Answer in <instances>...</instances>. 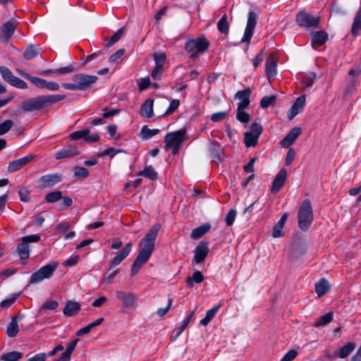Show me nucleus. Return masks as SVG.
Here are the masks:
<instances>
[{
  "label": "nucleus",
  "mask_w": 361,
  "mask_h": 361,
  "mask_svg": "<svg viewBox=\"0 0 361 361\" xmlns=\"http://www.w3.org/2000/svg\"><path fill=\"white\" fill-rule=\"evenodd\" d=\"M70 227V224L68 221H63L59 224L55 228V233L59 234L65 233Z\"/></svg>",
  "instance_id": "nucleus-59"
},
{
  "label": "nucleus",
  "mask_w": 361,
  "mask_h": 361,
  "mask_svg": "<svg viewBox=\"0 0 361 361\" xmlns=\"http://www.w3.org/2000/svg\"><path fill=\"white\" fill-rule=\"evenodd\" d=\"M288 218V213L285 212L279 221L277 222L276 225L274 227L272 236L274 238H280L283 235V228L284 226V224L287 220Z\"/></svg>",
  "instance_id": "nucleus-28"
},
{
  "label": "nucleus",
  "mask_w": 361,
  "mask_h": 361,
  "mask_svg": "<svg viewBox=\"0 0 361 361\" xmlns=\"http://www.w3.org/2000/svg\"><path fill=\"white\" fill-rule=\"evenodd\" d=\"M96 75L76 74L72 78L73 83L63 82L62 87L69 90H86L97 80Z\"/></svg>",
  "instance_id": "nucleus-3"
},
{
  "label": "nucleus",
  "mask_w": 361,
  "mask_h": 361,
  "mask_svg": "<svg viewBox=\"0 0 361 361\" xmlns=\"http://www.w3.org/2000/svg\"><path fill=\"white\" fill-rule=\"evenodd\" d=\"M204 280V276L202 274V273L199 271H195L191 277H188L185 279V283L187 286L190 288L193 286V283H200Z\"/></svg>",
  "instance_id": "nucleus-33"
},
{
  "label": "nucleus",
  "mask_w": 361,
  "mask_h": 361,
  "mask_svg": "<svg viewBox=\"0 0 361 361\" xmlns=\"http://www.w3.org/2000/svg\"><path fill=\"white\" fill-rule=\"evenodd\" d=\"M13 126V122L11 120H6L4 122L0 123V135H4L7 132H8L12 126Z\"/></svg>",
  "instance_id": "nucleus-51"
},
{
  "label": "nucleus",
  "mask_w": 361,
  "mask_h": 361,
  "mask_svg": "<svg viewBox=\"0 0 361 361\" xmlns=\"http://www.w3.org/2000/svg\"><path fill=\"white\" fill-rule=\"evenodd\" d=\"M11 85L16 87L19 89H26L27 88V83L21 80L20 78L14 76L13 77V79H11V82H8Z\"/></svg>",
  "instance_id": "nucleus-48"
},
{
  "label": "nucleus",
  "mask_w": 361,
  "mask_h": 361,
  "mask_svg": "<svg viewBox=\"0 0 361 361\" xmlns=\"http://www.w3.org/2000/svg\"><path fill=\"white\" fill-rule=\"evenodd\" d=\"M40 240L37 234L29 235L21 238V243L17 246L16 251L21 259H27L30 257L29 243H36Z\"/></svg>",
  "instance_id": "nucleus-8"
},
{
  "label": "nucleus",
  "mask_w": 361,
  "mask_h": 361,
  "mask_svg": "<svg viewBox=\"0 0 361 361\" xmlns=\"http://www.w3.org/2000/svg\"><path fill=\"white\" fill-rule=\"evenodd\" d=\"M38 54V49L34 45H30L27 47L25 54L24 58L26 60H30L36 57Z\"/></svg>",
  "instance_id": "nucleus-47"
},
{
  "label": "nucleus",
  "mask_w": 361,
  "mask_h": 361,
  "mask_svg": "<svg viewBox=\"0 0 361 361\" xmlns=\"http://www.w3.org/2000/svg\"><path fill=\"white\" fill-rule=\"evenodd\" d=\"M302 129L300 127H294L280 142L283 147H288L292 145L301 134Z\"/></svg>",
  "instance_id": "nucleus-23"
},
{
  "label": "nucleus",
  "mask_w": 361,
  "mask_h": 361,
  "mask_svg": "<svg viewBox=\"0 0 361 361\" xmlns=\"http://www.w3.org/2000/svg\"><path fill=\"white\" fill-rule=\"evenodd\" d=\"M194 314H195V312L192 311L181 322V324L178 329V333H177V335L179 336L180 334H181L183 333V331L185 330V329L187 327V326L188 325V324L190 323V322L192 320V319L193 318V316H194Z\"/></svg>",
  "instance_id": "nucleus-49"
},
{
  "label": "nucleus",
  "mask_w": 361,
  "mask_h": 361,
  "mask_svg": "<svg viewBox=\"0 0 361 361\" xmlns=\"http://www.w3.org/2000/svg\"><path fill=\"white\" fill-rule=\"evenodd\" d=\"M23 354L18 351H11L1 355L2 361H18L22 357Z\"/></svg>",
  "instance_id": "nucleus-39"
},
{
  "label": "nucleus",
  "mask_w": 361,
  "mask_h": 361,
  "mask_svg": "<svg viewBox=\"0 0 361 361\" xmlns=\"http://www.w3.org/2000/svg\"><path fill=\"white\" fill-rule=\"evenodd\" d=\"M154 100L152 99H147L142 105V111L140 115L142 117L147 118H152L154 116L153 112Z\"/></svg>",
  "instance_id": "nucleus-29"
},
{
  "label": "nucleus",
  "mask_w": 361,
  "mask_h": 361,
  "mask_svg": "<svg viewBox=\"0 0 361 361\" xmlns=\"http://www.w3.org/2000/svg\"><path fill=\"white\" fill-rule=\"evenodd\" d=\"M79 259V255H73L63 262V266L66 267H73L78 264Z\"/></svg>",
  "instance_id": "nucleus-55"
},
{
  "label": "nucleus",
  "mask_w": 361,
  "mask_h": 361,
  "mask_svg": "<svg viewBox=\"0 0 361 361\" xmlns=\"http://www.w3.org/2000/svg\"><path fill=\"white\" fill-rule=\"evenodd\" d=\"M70 138L74 140L83 139L86 142H94L99 140V135L97 133L90 135V130L83 129L72 133L70 135Z\"/></svg>",
  "instance_id": "nucleus-14"
},
{
  "label": "nucleus",
  "mask_w": 361,
  "mask_h": 361,
  "mask_svg": "<svg viewBox=\"0 0 361 361\" xmlns=\"http://www.w3.org/2000/svg\"><path fill=\"white\" fill-rule=\"evenodd\" d=\"M297 24L304 28H315L319 26L320 18L314 16L305 11H300L296 15Z\"/></svg>",
  "instance_id": "nucleus-7"
},
{
  "label": "nucleus",
  "mask_w": 361,
  "mask_h": 361,
  "mask_svg": "<svg viewBox=\"0 0 361 361\" xmlns=\"http://www.w3.org/2000/svg\"><path fill=\"white\" fill-rule=\"evenodd\" d=\"M210 228L211 225L209 224H204L194 228L190 233V237L193 239H198L207 233Z\"/></svg>",
  "instance_id": "nucleus-31"
},
{
  "label": "nucleus",
  "mask_w": 361,
  "mask_h": 361,
  "mask_svg": "<svg viewBox=\"0 0 361 361\" xmlns=\"http://www.w3.org/2000/svg\"><path fill=\"white\" fill-rule=\"evenodd\" d=\"M123 30H124L123 27L118 29L109 41H107V39H105V41L106 42V45H105L106 47L109 48V47H111L114 44H115L116 42H118L121 39V37H122V35L123 34Z\"/></svg>",
  "instance_id": "nucleus-45"
},
{
  "label": "nucleus",
  "mask_w": 361,
  "mask_h": 361,
  "mask_svg": "<svg viewBox=\"0 0 361 361\" xmlns=\"http://www.w3.org/2000/svg\"><path fill=\"white\" fill-rule=\"evenodd\" d=\"M137 175L144 176L150 180H156L158 178L157 171L152 166H146L142 171H139Z\"/></svg>",
  "instance_id": "nucleus-34"
},
{
  "label": "nucleus",
  "mask_w": 361,
  "mask_h": 361,
  "mask_svg": "<svg viewBox=\"0 0 361 361\" xmlns=\"http://www.w3.org/2000/svg\"><path fill=\"white\" fill-rule=\"evenodd\" d=\"M180 101L178 99H173L170 103L169 106L164 113L165 116L172 114L179 106Z\"/></svg>",
  "instance_id": "nucleus-53"
},
{
  "label": "nucleus",
  "mask_w": 361,
  "mask_h": 361,
  "mask_svg": "<svg viewBox=\"0 0 361 361\" xmlns=\"http://www.w3.org/2000/svg\"><path fill=\"white\" fill-rule=\"evenodd\" d=\"M305 104V96L302 95L299 97L292 105L288 111V116L289 119H293L297 114H298L302 109Z\"/></svg>",
  "instance_id": "nucleus-25"
},
{
  "label": "nucleus",
  "mask_w": 361,
  "mask_h": 361,
  "mask_svg": "<svg viewBox=\"0 0 361 361\" xmlns=\"http://www.w3.org/2000/svg\"><path fill=\"white\" fill-rule=\"evenodd\" d=\"M163 66L162 65H155L154 67L151 75L154 80H159L162 75Z\"/></svg>",
  "instance_id": "nucleus-54"
},
{
  "label": "nucleus",
  "mask_w": 361,
  "mask_h": 361,
  "mask_svg": "<svg viewBox=\"0 0 361 361\" xmlns=\"http://www.w3.org/2000/svg\"><path fill=\"white\" fill-rule=\"evenodd\" d=\"M154 60L155 61V65H164L166 56L163 52L156 53L153 56Z\"/></svg>",
  "instance_id": "nucleus-57"
},
{
  "label": "nucleus",
  "mask_w": 361,
  "mask_h": 361,
  "mask_svg": "<svg viewBox=\"0 0 361 361\" xmlns=\"http://www.w3.org/2000/svg\"><path fill=\"white\" fill-rule=\"evenodd\" d=\"M133 244L128 243L121 252H116L114 257L110 262L111 267L118 266L127 256L130 254L132 250Z\"/></svg>",
  "instance_id": "nucleus-21"
},
{
  "label": "nucleus",
  "mask_w": 361,
  "mask_h": 361,
  "mask_svg": "<svg viewBox=\"0 0 361 361\" xmlns=\"http://www.w3.org/2000/svg\"><path fill=\"white\" fill-rule=\"evenodd\" d=\"M0 73L3 79L7 82H11L13 77L15 75H13L12 72L6 66H0Z\"/></svg>",
  "instance_id": "nucleus-50"
},
{
  "label": "nucleus",
  "mask_w": 361,
  "mask_h": 361,
  "mask_svg": "<svg viewBox=\"0 0 361 361\" xmlns=\"http://www.w3.org/2000/svg\"><path fill=\"white\" fill-rule=\"evenodd\" d=\"M245 109L239 107L237 108L236 118L242 123L247 124L250 120V116L245 111Z\"/></svg>",
  "instance_id": "nucleus-41"
},
{
  "label": "nucleus",
  "mask_w": 361,
  "mask_h": 361,
  "mask_svg": "<svg viewBox=\"0 0 361 361\" xmlns=\"http://www.w3.org/2000/svg\"><path fill=\"white\" fill-rule=\"evenodd\" d=\"M262 132V126L260 124L252 123L250 130L245 133L244 142L245 145L248 147L255 146Z\"/></svg>",
  "instance_id": "nucleus-9"
},
{
  "label": "nucleus",
  "mask_w": 361,
  "mask_h": 361,
  "mask_svg": "<svg viewBox=\"0 0 361 361\" xmlns=\"http://www.w3.org/2000/svg\"><path fill=\"white\" fill-rule=\"evenodd\" d=\"M209 252V243L206 241H201L194 250L193 261L196 264L202 263Z\"/></svg>",
  "instance_id": "nucleus-13"
},
{
  "label": "nucleus",
  "mask_w": 361,
  "mask_h": 361,
  "mask_svg": "<svg viewBox=\"0 0 361 361\" xmlns=\"http://www.w3.org/2000/svg\"><path fill=\"white\" fill-rule=\"evenodd\" d=\"M20 199L21 201L27 202L29 200V190L25 187H22L18 190Z\"/></svg>",
  "instance_id": "nucleus-61"
},
{
  "label": "nucleus",
  "mask_w": 361,
  "mask_h": 361,
  "mask_svg": "<svg viewBox=\"0 0 361 361\" xmlns=\"http://www.w3.org/2000/svg\"><path fill=\"white\" fill-rule=\"evenodd\" d=\"M66 97L63 94H49L41 95L35 97H30L25 99L19 106L20 110L23 112H32L40 111L43 109L59 102Z\"/></svg>",
  "instance_id": "nucleus-2"
},
{
  "label": "nucleus",
  "mask_w": 361,
  "mask_h": 361,
  "mask_svg": "<svg viewBox=\"0 0 361 361\" xmlns=\"http://www.w3.org/2000/svg\"><path fill=\"white\" fill-rule=\"evenodd\" d=\"M333 319V313L328 312L324 315L320 317L314 323V326L319 327L321 326L326 325L330 323Z\"/></svg>",
  "instance_id": "nucleus-40"
},
{
  "label": "nucleus",
  "mask_w": 361,
  "mask_h": 361,
  "mask_svg": "<svg viewBox=\"0 0 361 361\" xmlns=\"http://www.w3.org/2000/svg\"><path fill=\"white\" fill-rule=\"evenodd\" d=\"M228 113L226 111H219L214 113L211 116V120L214 122H219L226 118Z\"/></svg>",
  "instance_id": "nucleus-64"
},
{
  "label": "nucleus",
  "mask_w": 361,
  "mask_h": 361,
  "mask_svg": "<svg viewBox=\"0 0 361 361\" xmlns=\"http://www.w3.org/2000/svg\"><path fill=\"white\" fill-rule=\"evenodd\" d=\"M59 266L58 262H52L41 267L33 273L29 279V284H37L44 279H50Z\"/></svg>",
  "instance_id": "nucleus-6"
},
{
  "label": "nucleus",
  "mask_w": 361,
  "mask_h": 361,
  "mask_svg": "<svg viewBox=\"0 0 361 361\" xmlns=\"http://www.w3.org/2000/svg\"><path fill=\"white\" fill-rule=\"evenodd\" d=\"M217 28L221 33L228 34L229 30V24L226 14H224L217 23Z\"/></svg>",
  "instance_id": "nucleus-37"
},
{
  "label": "nucleus",
  "mask_w": 361,
  "mask_h": 361,
  "mask_svg": "<svg viewBox=\"0 0 361 361\" xmlns=\"http://www.w3.org/2000/svg\"><path fill=\"white\" fill-rule=\"evenodd\" d=\"M276 97L275 95L267 96L263 97L260 101V106L262 109H267L270 106L275 104Z\"/></svg>",
  "instance_id": "nucleus-46"
},
{
  "label": "nucleus",
  "mask_w": 361,
  "mask_h": 361,
  "mask_svg": "<svg viewBox=\"0 0 361 361\" xmlns=\"http://www.w3.org/2000/svg\"><path fill=\"white\" fill-rule=\"evenodd\" d=\"M297 355L298 352L295 350L291 349L283 355L280 361H292L296 357Z\"/></svg>",
  "instance_id": "nucleus-60"
},
{
  "label": "nucleus",
  "mask_w": 361,
  "mask_h": 361,
  "mask_svg": "<svg viewBox=\"0 0 361 361\" xmlns=\"http://www.w3.org/2000/svg\"><path fill=\"white\" fill-rule=\"evenodd\" d=\"M209 46V42L203 37H197L189 39L186 42L185 49L188 52L196 51L197 52H204Z\"/></svg>",
  "instance_id": "nucleus-10"
},
{
  "label": "nucleus",
  "mask_w": 361,
  "mask_h": 361,
  "mask_svg": "<svg viewBox=\"0 0 361 361\" xmlns=\"http://www.w3.org/2000/svg\"><path fill=\"white\" fill-rule=\"evenodd\" d=\"M257 24V16L254 11L248 13L246 27L244 31L241 42H250L254 32L255 27Z\"/></svg>",
  "instance_id": "nucleus-12"
},
{
  "label": "nucleus",
  "mask_w": 361,
  "mask_h": 361,
  "mask_svg": "<svg viewBox=\"0 0 361 361\" xmlns=\"http://www.w3.org/2000/svg\"><path fill=\"white\" fill-rule=\"evenodd\" d=\"M74 177L75 180L85 178L89 175V171L84 167H74L73 168Z\"/></svg>",
  "instance_id": "nucleus-44"
},
{
  "label": "nucleus",
  "mask_w": 361,
  "mask_h": 361,
  "mask_svg": "<svg viewBox=\"0 0 361 361\" xmlns=\"http://www.w3.org/2000/svg\"><path fill=\"white\" fill-rule=\"evenodd\" d=\"M59 306V303L56 300H49L45 302L42 306V310H54Z\"/></svg>",
  "instance_id": "nucleus-62"
},
{
  "label": "nucleus",
  "mask_w": 361,
  "mask_h": 361,
  "mask_svg": "<svg viewBox=\"0 0 361 361\" xmlns=\"http://www.w3.org/2000/svg\"><path fill=\"white\" fill-rule=\"evenodd\" d=\"M187 138L186 130L184 128L167 133L164 137L165 150L172 149V154H176L180 145Z\"/></svg>",
  "instance_id": "nucleus-4"
},
{
  "label": "nucleus",
  "mask_w": 361,
  "mask_h": 361,
  "mask_svg": "<svg viewBox=\"0 0 361 361\" xmlns=\"http://www.w3.org/2000/svg\"><path fill=\"white\" fill-rule=\"evenodd\" d=\"M219 309V305L214 306L212 309L209 310L206 312V316L204 318L200 320V324L203 326H207L215 317L216 312Z\"/></svg>",
  "instance_id": "nucleus-35"
},
{
  "label": "nucleus",
  "mask_w": 361,
  "mask_h": 361,
  "mask_svg": "<svg viewBox=\"0 0 361 361\" xmlns=\"http://www.w3.org/2000/svg\"><path fill=\"white\" fill-rule=\"evenodd\" d=\"M125 52H126V51L124 49H121L118 50L116 52H115L114 54H113L112 55L110 56V57L109 58V62L110 63H114L118 62V60L123 57Z\"/></svg>",
  "instance_id": "nucleus-52"
},
{
  "label": "nucleus",
  "mask_w": 361,
  "mask_h": 361,
  "mask_svg": "<svg viewBox=\"0 0 361 361\" xmlns=\"http://www.w3.org/2000/svg\"><path fill=\"white\" fill-rule=\"evenodd\" d=\"M355 348V344L354 343H348L340 349L338 355L341 358H345Z\"/></svg>",
  "instance_id": "nucleus-38"
},
{
  "label": "nucleus",
  "mask_w": 361,
  "mask_h": 361,
  "mask_svg": "<svg viewBox=\"0 0 361 361\" xmlns=\"http://www.w3.org/2000/svg\"><path fill=\"white\" fill-rule=\"evenodd\" d=\"M361 30V7L356 13L354 18L353 23L351 28V33L354 36H357L358 32Z\"/></svg>",
  "instance_id": "nucleus-32"
},
{
  "label": "nucleus",
  "mask_w": 361,
  "mask_h": 361,
  "mask_svg": "<svg viewBox=\"0 0 361 361\" xmlns=\"http://www.w3.org/2000/svg\"><path fill=\"white\" fill-rule=\"evenodd\" d=\"M159 132V129H149L147 126H144L141 129L140 135L142 138L149 139L157 135Z\"/></svg>",
  "instance_id": "nucleus-43"
},
{
  "label": "nucleus",
  "mask_w": 361,
  "mask_h": 361,
  "mask_svg": "<svg viewBox=\"0 0 361 361\" xmlns=\"http://www.w3.org/2000/svg\"><path fill=\"white\" fill-rule=\"evenodd\" d=\"M251 90L247 87L243 90L238 91L235 94V98L239 100L238 107L240 109H246L249 106L250 100Z\"/></svg>",
  "instance_id": "nucleus-17"
},
{
  "label": "nucleus",
  "mask_w": 361,
  "mask_h": 361,
  "mask_svg": "<svg viewBox=\"0 0 361 361\" xmlns=\"http://www.w3.org/2000/svg\"><path fill=\"white\" fill-rule=\"evenodd\" d=\"M73 71H74L73 66L68 65V66H65V67H62V68H60L54 69V73H56V74L63 75V74L71 73Z\"/></svg>",
  "instance_id": "nucleus-63"
},
{
  "label": "nucleus",
  "mask_w": 361,
  "mask_h": 361,
  "mask_svg": "<svg viewBox=\"0 0 361 361\" xmlns=\"http://www.w3.org/2000/svg\"><path fill=\"white\" fill-rule=\"evenodd\" d=\"M62 192L59 190H55L48 192L45 197L44 200L47 203H54L59 201L62 198Z\"/></svg>",
  "instance_id": "nucleus-36"
},
{
  "label": "nucleus",
  "mask_w": 361,
  "mask_h": 361,
  "mask_svg": "<svg viewBox=\"0 0 361 361\" xmlns=\"http://www.w3.org/2000/svg\"><path fill=\"white\" fill-rule=\"evenodd\" d=\"M62 180L60 173H49L44 175L37 180V186L41 189L51 188Z\"/></svg>",
  "instance_id": "nucleus-11"
},
{
  "label": "nucleus",
  "mask_w": 361,
  "mask_h": 361,
  "mask_svg": "<svg viewBox=\"0 0 361 361\" xmlns=\"http://www.w3.org/2000/svg\"><path fill=\"white\" fill-rule=\"evenodd\" d=\"M160 229V225H154L140 240L139 245L140 250L138 255L134 261L131 268V275L135 276L137 274L140 269L148 261L154 249L155 240L158 231Z\"/></svg>",
  "instance_id": "nucleus-1"
},
{
  "label": "nucleus",
  "mask_w": 361,
  "mask_h": 361,
  "mask_svg": "<svg viewBox=\"0 0 361 361\" xmlns=\"http://www.w3.org/2000/svg\"><path fill=\"white\" fill-rule=\"evenodd\" d=\"M30 81L33 85H35V86H37L39 88H44L47 80L44 79L40 78L31 76Z\"/></svg>",
  "instance_id": "nucleus-58"
},
{
  "label": "nucleus",
  "mask_w": 361,
  "mask_h": 361,
  "mask_svg": "<svg viewBox=\"0 0 361 361\" xmlns=\"http://www.w3.org/2000/svg\"><path fill=\"white\" fill-rule=\"evenodd\" d=\"M35 157V156L33 154H28L18 159L14 160L9 163L8 166V171L11 173L18 171L29 162L32 161Z\"/></svg>",
  "instance_id": "nucleus-16"
},
{
  "label": "nucleus",
  "mask_w": 361,
  "mask_h": 361,
  "mask_svg": "<svg viewBox=\"0 0 361 361\" xmlns=\"http://www.w3.org/2000/svg\"><path fill=\"white\" fill-rule=\"evenodd\" d=\"M18 23V21L15 18H11L4 23L1 29V37L4 39L11 38L16 29Z\"/></svg>",
  "instance_id": "nucleus-19"
},
{
  "label": "nucleus",
  "mask_w": 361,
  "mask_h": 361,
  "mask_svg": "<svg viewBox=\"0 0 361 361\" xmlns=\"http://www.w3.org/2000/svg\"><path fill=\"white\" fill-rule=\"evenodd\" d=\"M116 295L117 298L122 301L124 307L131 308L135 306L136 302L135 294L132 293H126L122 290H118Z\"/></svg>",
  "instance_id": "nucleus-20"
},
{
  "label": "nucleus",
  "mask_w": 361,
  "mask_h": 361,
  "mask_svg": "<svg viewBox=\"0 0 361 361\" xmlns=\"http://www.w3.org/2000/svg\"><path fill=\"white\" fill-rule=\"evenodd\" d=\"M316 77H317V75L314 72H310V73H306L303 76V78L302 80L303 86L306 88L311 87L313 85V83L314 82Z\"/></svg>",
  "instance_id": "nucleus-42"
},
{
  "label": "nucleus",
  "mask_w": 361,
  "mask_h": 361,
  "mask_svg": "<svg viewBox=\"0 0 361 361\" xmlns=\"http://www.w3.org/2000/svg\"><path fill=\"white\" fill-rule=\"evenodd\" d=\"M80 310V305L78 302L68 301L63 308V314L66 317H72L76 314Z\"/></svg>",
  "instance_id": "nucleus-27"
},
{
  "label": "nucleus",
  "mask_w": 361,
  "mask_h": 361,
  "mask_svg": "<svg viewBox=\"0 0 361 361\" xmlns=\"http://www.w3.org/2000/svg\"><path fill=\"white\" fill-rule=\"evenodd\" d=\"M265 72L269 81L277 74V62L274 54H269L266 60Z\"/></svg>",
  "instance_id": "nucleus-15"
},
{
  "label": "nucleus",
  "mask_w": 361,
  "mask_h": 361,
  "mask_svg": "<svg viewBox=\"0 0 361 361\" xmlns=\"http://www.w3.org/2000/svg\"><path fill=\"white\" fill-rule=\"evenodd\" d=\"M236 216V211L235 209H231L225 218L226 224L228 226L233 225Z\"/></svg>",
  "instance_id": "nucleus-56"
},
{
  "label": "nucleus",
  "mask_w": 361,
  "mask_h": 361,
  "mask_svg": "<svg viewBox=\"0 0 361 361\" xmlns=\"http://www.w3.org/2000/svg\"><path fill=\"white\" fill-rule=\"evenodd\" d=\"M79 154L76 147L73 145H68L56 152L55 158L56 159H61L63 158L73 157Z\"/></svg>",
  "instance_id": "nucleus-26"
},
{
  "label": "nucleus",
  "mask_w": 361,
  "mask_h": 361,
  "mask_svg": "<svg viewBox=\"0 0 361 361\" xmlns=\"http://www.w3.org/2000/svg\"><path fill=\"white\" fill-rule=\"evenodd\" d=\"M287 178V171L286 169H282L279 171V172L276 174L275 178L273 180L272 186H271V192L276 193L278 192L282 186L283 185L286 180Z\"/></svg>",
  "instance_id": "nucleus-24"
},
{
  "label": "nucleus",
  "mask_w": 361,
  "mask_h": 361,
  "mask_svg": "<svg viewBox=\"0 0 361 361\" xmlns=\"http://www.w3.org/2000/svg\"><path fill=\"white\" fill-rule=\"evenodd\" d=\"M24 317L22 313H18L17 315L11 318V322L6 328V334L8 337H15L18 331V322H20Z\"/></svg>",
  "instance_id": "nucleus-18"
},
{
  "label": "nucleus",
  "mask_w": 361,
  "mask_h": 361,
  "mask_svg": "<svg viewBox=\"0 0 361 361\" xmlns=\"http://www.w3.org/2000/svg\"><path fill=\"white\" fill-rule=\"evenodd\" d=\"M329 35L326 32L319 30L314 32L311 35V43L314 49H317L319 47L324 44L328 40Z\"/></svg>",
  "instance_id": "nucleus-22"
},
{
  "label": "nucleus",
  "mask_w": 361,
  "mask_h": 361,
  "mask_svg": "<svg viewBox=\"0 0 361 361\" xmlns=\"http://www.w3.org/2000/svg\"><path fill=\"white\" fill-rule=\"evenodd\" d=\"M329 288L330 285L328 281L325 279H321L315 284V292L319 298L326 294L329 291Z\"/></svg>",
  "instance_id": "nucleus-30"
},
{
  "label": "nucleus",
  "mask_w": 361,
  "mask_h": 361,
  "mask_svg": "<svg viewBox=\"0 0 361 361\" xmlns=\"http://www.w3.org/2000/svg\"><path fill=\"white\" fill-rule=\"evenodd\" d=\"M313 210L310 200H305L299 209L298 219V226L302 231H307L313 221Z\"/></svg>",
  "instance_id": "nucleus-5"
}]
</instances>
